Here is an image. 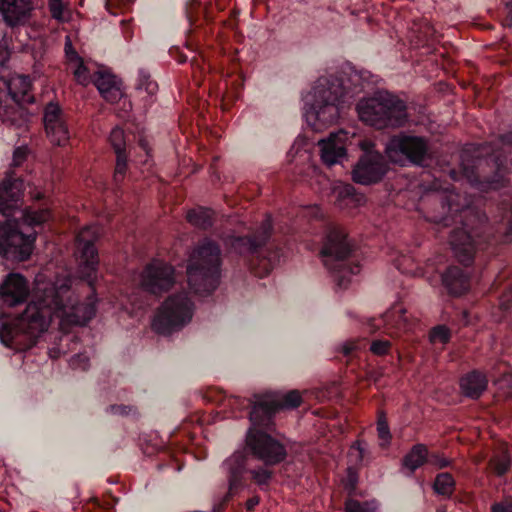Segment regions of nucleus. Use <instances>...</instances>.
<instances>
[{"mask_svg":"<svg viewBox=\"0 0 512 512\" xmlns=\"http://www.w3.org/2000/svg\"><path fill=\"white\" fill-rule=\"evenodd\" d=\"M466 157L464 150L461 171L472 187L481 192L506 189L496 206L494 221L490 222L486 207L482 210L480 200L472 195H462L450 184L443 186L438 179L430 186L432 191L441 192V211L433 216V221L444 227L455 226L450 244L457 260L468 267L478 252L495 255L497 245L512 242V130L480 145L470 161Z\"/></svg>","mask_w":512,"mask_h":512,"instance_id":"1","label":"nucleus"},{"mask_svg":"<svg viewBox=\"0 0 512 512\" xmlns=\"http://www.w3.org/2000/svg\"><path fill=\"white\" fill-rule=\"evenodd\" d=\"M99 233L93 226H85L75 236V256L78 260V275L89 289L85 300L74 296L72 281L65 278L47 286L35 296L25 310L13 317L0 314V341L16 351L32 348L37 338L47 331L53 317L60 325H86L96 314L99 254L96 243Z\"/></svg>","mask_w":512,"mask_h":512,"instance_id":"2","label":"nucleus"},{"mask_svg":"<svg viewBox=\"0 0 512 512\" xmlns=\"http://www.w3.org/2000/svg\"><path fill=\"white\" fill-rule=\"evenodd\" d=\"M206 397L209 401L223 404L233 410H249L251 428L246 436L248 449L236 451L222 464L223 473L228 480V496L233 497L247 486L249 480H253L260 487L267 486L273 472L267 468H248V459L253 455L266 465H275L286 458L285 446L267 431L271 429L273 417L278 411L295 409L301 405V393L298 390H291L283 396L281 401L257 395L254 400L232 395L228 397L223 391H218L215 397L210 394Z\"/></svg>","mask_w":512,"mask_h":512,"instance_id":"3","label":"nucleus"},{"mask_svg":"<svg viewBox=\"0 0 512 512\" xmlns=\"http://www.w3.org/2000/svg\"><path fill=\"white\" fill-rule=\"evenodd\" d=\"M379 77L346 62L335 72L319 77L303 97V116L308 126L320 132L335 124L354 98L373 91Z\"/></svg>","mask_w":512,"mask_h":512,"instance_id":"4","label":"nucleus"},{"mask_svg":"<svg viewBox=\"0 0 512 512\" xmlns=\"http://www.w3.org/2000/svg\"><path fill=\"white\" fill-rule=\"evenodd\" d=\"M24 191V180L14 172L0 183V214L5 217L0 222V256L10 262H23L30 257L37 228L41 229L51 216L45 209H22Z\"/></svg>","mask_w":512,"mask_h":512,"instance_id":"5","label":"nucleus"},{"mask_svg":"<svg viewBox=\"0 0 512 512\" xmlns=\"http://www.w3.org/2000/svg\"><path fill=\"white\" fill-rule=\"evenodd\" d=\"M318 144L321 160L328 167L343 164L348 159V147L359 145L363 154L352 170V179L358 184L371 185L378 183L389 169L385 156L373 149L374 144L361 139L354 132L340 129L337 132L330 133L327 138L319 140Z\"/></svg>","mask_w":512,"mask_h":512,"instance_id":"6","label":"nucleus"},{"mask_svg":"<svg viewBox=\"0 0 512 512\" xmlns=\"http://www.w3.org/2000/svg\"><path fill=\"white\" fill-rule=\"evenodd\" d=\"M272 233V220L266 217L253 234L230 236L226 245L231 252L243 258L252 271L266 275L280 262L283 255L282 248L272 239Z\"/></svg>","mask_w":512,"mask_h":512,"instance_id":"7","label":"nucleus"},{"mask_svg":"<svg viewBox=\"0 0 512 512\" xmlns=\"http://www.w3.org/2000/svg\"><path fill=\"white\" fill-rule=\"evenodd\" d=\"M221 266L220 245L211 238H203L193 251L187 267L190 290L198 296L211 295L219 285Z\"/></svg>","mask_w":512,"mask_h":512,"instance_id":"8","label":"nucleus"},{"mask_svg":"<svg viewBox=\"0 0 512 512\" xmlns=\"http://www.w3.org/2000/svg\"><path fill=\"white\" fill-rule=\"evenodd\" d=\"M354 248L353 241L342 226L335 224L328 226L320 257L325 267L334 274V280L340 289H346L351 276L360 272V265L350 260Z\"/></svg>","mask_w":512,"mask_h":512,"instance_id":"9","label":"nucleus"},{"mask_svg":"<svg viewBox=\"0 0 512 512\" xmlns=\"http://www.w3.org/2000/svg\"><path fill=\"white\" fill-rule=\"evenodd\" d=\"M356 110L363 123L379 130L402 127L409 118L406 103L388 91L363 97Z\"/></svg>","mask_w":512,"mask_h":512,"instance_id":"10","label":"nucleus"},{"mask_svg":"<svg viewBox=\"0 0 512 512\" xmlns=\"http://www.w3.org/2000/svg\"><path fill=\"white\" fill-rule=\"evenodd\" d=\"M35 100L32 80L28 75H13L0 79V123L21 129L26 126L29 115L24 107Z\"/></svg>","mask_w":512,"mask_h":512,"instance_id":"11","label":"nucleus"},{"mask_svg":"<svg viewBox=\"0 0 512 512\" xmlns=\"http://www.w3.org/2000/svg\"><path fill=\"white\" fill-rule=\"evenodd\" d=\"M194 303L186 291L170 295L158 308L152 326L161 335L182 329L193 316Z\"/></svg>","mask_w":512,"mask_h":512,"instance_id":"12","label":"nucleus"},{"mask_svg":"<svg viewBox=\"0 0 512 512\" xmlns=\"http://www.w3.org/2000/svg\"><path fill=\"white\" fill-rule=\"evenodd\" d=\"M385 152L392 162L400 165L426 166L432 160L428 138L405 132L393 135L386 144Z\"/></svg>","mask_w":512,"mask_h":512,"instance_id":"13","label":"nucleus"},{"mask_svg":"<svg viewBox=\"0 0 512 512\" xmlns=\"http://www.w3.org/2000/svg\"><path fill=\"white\" fill-rule=\"evenodd\" d=\"M140 282L146 292L161 295L174 286L175 269L169 263L154 259L142 270Z\"/></svg>","mask_w":512,"mask_h":512,"instance_id":"14","label":"nucleus"},{"mask_svg":"<svg viewBox=\"0 0 512 512\" xmlns=\"http://www.w3.org/2000/svg\"><path fill=\"white\" fill-rule=\"evenodd\" d=\"M44 126L46 134L54 145L66 146L71 138L68 115L55 102H49L44 108Z\"/></svg>","mask_w":512,"mask_h":512,"instance_id":"15","label":"nucleus"},{"mask_svg":"<svg viewBox=\"0 0 512 512\" xmlns=\"http://www.w3.org/2000/svg\"><path fill=\"white\" fill-rule=\"evenodd\" d=\"M415 324L416 321L407 314L404 306L401 303H395L379 319H371L369 326L370 331L375 332L382 325L385 333L394 337L402 332L411 331Z\"/></svg>","mask_w":512,"mask_h":512,"instance_id":"16","label":"nucleus"},{"mask_svg":"<svg viewBox=\"0 0 512 512\" xmlns=\"http://www.w3.org/2000/svg\"><path fill=\"white\" fill-rule=\"evenodd\" d=\"M34 10L32 0H0V15L9 28L24 26Z\"/></svg>","mask_w":512,"mask_h":512,"instance_id":"17","label":"nucleus"},{"mask_svg":"<svg viewBox=\"0 0 512 512\" xmlns=\"http://www.w3.org/2000/svg\"><path fill=\"white\" fill-rule=\"evenodd\" d=\"M109 143L115 153L116 163L113 174V181L116 185H120L124 180L128 171L129 153L127 150L126 135L119 126L114 127L109 135Z\"/></svg>","mask_w":512,"mask_h":512,"instance_id":"18","label":"nucleus"},{"mask_svg":"<svg viewBox=\"0 0 512 512\" xmlns=\"http://www.w3.org/2000/svg\"><path fill=\"white\" fill-rule=\"evenodd\" d=\"M27 296V280L20 274H9L0 285V298L4 304L10 307L24 303Z\"/></svg>","mask_w":512,"mask_h":512,"instance_id":"19","label":"nucleus"},{"mask_svg":"<svg viewBox=\"0 0 512 512\" xmlns=\"http://www.w3.org/2000/svg\"><path fill=\"white\" fill-rule=\"evenodd\" d=\"M331 196L334 204L341 210L352 212L364 205L366 198L364 194L356 191L352 184L336 183L332 186Z\"/></svg>","mask_w":512,"mask_h":512,"instance_id":"20","label":"nucleus"},{"mask_svg":"<svg viewBox=\"0 0 512 512\" xmlns=\"http://www.w3.org/2000/svg\"><path fill=\"white\" fill-rule=\"evenodd\" d=\"M441 281L447 293L453 297L465 294L470 288V276L464 269L451 265L441 275Z\"/></svg>","mask_w":512,"mask_h":512,"instance_id":"21","label":"nucleus"},{"mask_svg":"<svg viewBox=\"0 0 512 512\" xmlns=\"http://www.w3.org/2000/svg\"><path fill=\"white\" fill-rule=\"evenodd\" d=\"M488 377L479 369H473L459 379L461 393L472 400H478L488 388Z\"/></svg>","mask_w":512,"mask_h":512,"instance_id":"22","label":"nucleus"},{"mask_svg":"<svg viewBox=\"0 0 512 512\" xmlns=\"http://www.w3.org/2000/svg\"><path fill=\"white\" fill-rule=\"evenodd\" d=\"M93 82L101 96L110 103H116L123 97L121 82L111 73L98 71Z\"/></svg>","mask_w":512,"mask_h":512,"instance_id":"23","label":"nucleus"},{"mask_svg":"<svg viewBox=\"0 0 512 512\" xmlns=\"http://www.w3.org/2000/svg\"><path fill=\"white\" fill-rule=\"evenodd\" d=\"M429 450L425 444L413 445L402 459V467L413 474L417 469L428 463Z\"/></svg>","mask_w":512,"mask_h":512,"instance_id":"24","label":"nucleus"},{"mask_svg":"<svg viewBox=\"0 0 512 512\" xmlns=\"http://www.w3.org/2000/svg\"><path fill=\"white\" fill-rule=\"evenodd\" d=\"M186 219L194 227L208 231L214 226L215 212L210 208L198 206L188 210Z\"/></svg>","mask_w":512,"mask_h":512,"instance_id":"25","label":"nucleus"},{"mask_svg":"<svg viewBox=\"0 0 512 512\" xmlns=\"http://www.w3.org/2000/svg\"><path fill=\"white\" fill-rule=\"evenodd\" d=\"M432 489L436 495L449 500L456 490V481L451 473L441 472L436 475L432 483Z\"/></svg>","mask_w":512,"mask_h":512,"instance_id":"26","label":"nucleus"},{"mask_svg":"<svg viewBox=\"0 0 512 512\" xmlns=\"http://www.w3.org/2000/svg\"><path fill=\"white\" fill-rule=\"evenodd\" d=\"M349 456L354 459L357 467L368 466L374 459L367 441L362 439H358L351 444Z\"/></svg>","mask_w":512,"mask_h":512,"instance_id":"27","label":"nucleus"},{"mask_svg":"<svg viewBox=\"0 0 512 512\" xmlns=\"http://www.w3.org/2000/svg\"><path fill=\"white\" fill-rule=\"evenodd\" d=\"M376 431L379 439V447L382 450H387L391 446L393 436L384 411H379L377 414Z\"/></svg>","mask_w":512,"mask_h":512,"instance_id":"28","label":"nucleus"},{"mask_svg":"<svg viewBox=\"0 0 512 512\" xmlns=\"http://www.w3.org/2000/svg\"><path fill=\"white\" fill-rule=\"evenodd\" d=\"M185 14L190 26L187 33L191 34L194 29L199 27L197 22L203 14L201 2L199 0H188L185 5Z\"/></svg>","mask_w":512,"mask_h":512,"instance_id":"29","label":"nucleus"},{"mask_svg":"<svg viewBox=\"0 0 512 512\" xmlns=\"http://www.w3.org/2000/svg\"><path fill=\"white\" fill-rule=\"evenodd\" d=\"M512 465V460L507 453L494 456L489 461V467L499 477L506 475Z\"/></svg>","mask_w":512,"mask_h":512,"instance_id":"30","label":"nucleus"},{"mask_svg":"<svg viewBox=\"0 0 512 512\" xmlns=\"http://www.w3.org/2000/svg\"><path fill=\"white\" fill-rule=\"evenodd\" d=\"M136 88L146 91L149 95H154L158 90V84L151 79L150 74L146 70L140 69L138 71Z\"/></svg>","mask_w":512,"mask_h":512,"instance_id":"31","label":"nucleus"},{"mask_svg":"<svg viewBox=\"0 0 512 512\" xmlns=\"http://www.w3.org/2000/svg\"><path fill=\"white\" fill-rule=\"evenodd\" d=\"M429 337L432 343L438 341L447 344L451 339V331L445 325H437L431 329Z\"/></svg>","mask_w":512,"mask_h":512,"instance_id":"32","label":"nucleus"},{"mask_svg":"<svg viewBox=\"0 0 512 512\" xmlns=\"http://www.w3.org/2000/svg\"><path fill=\"white\" fill-rule=\"evenodd\" d=\"M374 509V503L369 501L347 499L345 502V512H373Z\"/></svg>","mask_w":512,"mask_h":512,"instance_id":"33","label":"nucleus"},{"mask_svg":"<svg viewBox=\"0 0 512 512\" xmlns=\"http://www.w3.org/2000/svg\"><path fill=\"white\" fill-rule=\"evenodd\" d=\"M392 344L388 339H373L370 344V351L376 356L387 355L391 350Z\"/></svg>","mask_w":512,"mask_h":512,"instance_id":"34","label":"nucleus"},{"mask_svg":"<svg viewBox=\"0 0 512 512\" xmlns=\"http://www.w3.org/2000/svg\"><path fill=\"white\" fill-rule=\"evenodd\" d=\"M48 9L53 19L61 23L66 21L64 16L65 6L62 0H49Z\"/></svg>","mask_w":512,"mask_h":512,"instance_id":"35","label":"nucleus"},{"mask_svg":"<svg viewBox=\"0 0 512 512\" xmlns=\"http://www.w3.org/2000/svg\"><path fill=\"white\" fill-rule=\"evenodd\" d=\"M428 463L437 467L438 469H444L450 467L453 461L451 459L446 458L442 453L429 452Z\"/></svg>","mask_w":512,"mask_h":512,"instance_id":"36","label":"nucleus"},{"mask_svg":"<svg viewBox=\"0 0 512 512\" xmlns=\"http://www.w3.org/2000/svg\"><path fill=\"white\" fill-rule=\"evenodd\" d=\"M30 150L27 146H18L13 151L12 166L21 167L27 160Z\"/></svg>","mask_w":512,"mask_h":512,"instance_id":"37","label":"nucleus"},{"mask_svg":"<svg viewBox=\"0 0 512 512\" xmlns=\"http://www.w3.org/2000/svg\"><path fill=\"white\" fill-rule=\"evenodd\" d=\"M491 512H512V496H506L502 501L493 503Z\"/></svg>","mask_w":512,"mask_h":512,"instance_id":"38","label":"nucleus"},{"mask_svg":"<svg viewBox=\"0 0 512 512\" xmlns=\"http://www.w3.org/2000/svg\"><path fill=\"white\" fill-rule=\"evenodd\" d=\"M71 366L75 369L87 370L89 367V357L84 353H79L71 358Z\"/></svg>","mask_w":512,"mask_h":512,"instance_id":"39","label":"nucleus"},{"mask_svg":"<svg viewBox=\"0 0 512 512\" xmlns=\"http://www.w3.org/2000/svg\"><path fill=\"white\" fill-rule=\"evenodd\" d=\"M500 308L503 311H508L512 308V284L500 297Z\"/></svg>","mask_w":512,"mask_h":512,"instance_id":"40","label":"nucleus"},{"mask_svg":"<svg viewBox=\"0 0 512 512\" xmlns=\"http://www.w3.org/2000/svg\"><path fill=\"white\" fill-rule=\"evenodd\" d=\"M11 52L8 47L0 43V72L6 69V65L10 59Z\"/></svg>","mask_w":512,"mask_h":512,"instance_id":"41","label":"nucleus"},{"mask_svg":"<svg viewBox=\"0 0 512 512\" xmlns=\"http://www.w3.org/2000/svg\"><path fill=\"white\" fill-rule=\"evenodd\" d=\"M169 55L179 64H184L188 60V57L182 52V50L178 46L171 47L169 49Z\"/></svg>","mask_w":512,"mask_h":512,"instance_id":"42","label":"nucleus"},{"mask_svg":"<svg viewBox=\"0 0 512 512\" xmlns=\"http://www.w3.org/2000/svg\"><path fill=\"white\" fill-rule=\"evenodd\" d=\"M358 483V474L352 468H348L346 488L351 492L356 489Z\"/></svg>","mask_w":512,"mask_h":512,"instance_id":"43","label":"nucleus"},{"mask_svg":"<svg viewBox=\"0 0 512 512\" xmlns=\"http://www.w3.org/2000/svg\"><path fill=\"white\" fill-rule=\"evenodd\" d=\"M109 412L112 414H118V415H127L131 411V407L127 405H111L108 408Z\"/></svg>","mask_w":512,"mask_h":512,"instance_id":"44","label":"nucleus"},{"mask_svg":"<svg viewBox=\"0 0 512 512\" xmlns=\"http://www.w3.org/2000/svg\"><path fill=\"white\" fill-rule=\"evenodd\" d=\"M505 12H506V16L503 20V25L505 27L511 28L512 27V0H508L505 3Z\"/></svg>","mask_w":512,"mask_h":512,"instance_id":"45","label":"nucleus"},{"mask_svg":"<svg viewBox=\"0 0 512 512\" xmlns=\"http://www.w3.org/2000/svg\"><path fill=\"white\" fill-rule=\"evenodd\" d=\"M260 502V497L258 495H254L252 497H250L249 499H247L246 501V510L249 511V512H253L255 507L259 504Z\"/></svg>","mask_w":512,"mask_h":512,"instance_id":"46","label":"nucleus"},{"mask_svg":"<svg viewBox=\"0 0 512 512\" xmlns=\"http://www.w3.org/2000/svg\"><path fill=\"white\" fill-rule=\"evenodd\" d=\"M356 349V344L353 343V342H347L345 343L343 346H342V353L344 354V356H352L353 352L355 351Z\"/></svg>","mask_w":512,"mask_h":512,"instance_id":"47","label":"nucleus"},{"mask_svg":"<svg viewBox=\"0 0 512 512\" xmlns=\"http://www.w3.org/2000/svg\"><path fill=\"white\" fill-rule=\"evenodd\" d=\"M121 4H125V0H107L106 1V9L112 13V14H116V11H114V6L118 7L120 6Z\"/></svg>","mask_w":512,"mask_h":512,"instance_id":"48","label":"nucleus"},{"mask_svg":"<svg viewBox=\"0 0 512 512\" xmlns=\"http://www.w3.org/2000/svg\"><path fill=\"white\" fill-rule=\"evenodd\" d=\"M65 52L67 54V56L70 58V59H74V58H77L78 57V54L77 52L75 51V49L72 47V44L70 42V40L68 39L67 42L65 43Z\"/></svg>","mask_w":512,"mask_h":512,"instance_id":"49","label":"nucleus"},{"mask_svg":"<svg viewBox=\"0 0 512 512\" xmlns=\"http://www.w3.org/2000/svg\"><path fill=\"white\" fill-rule=\"evenodd\" d=\"M139 146L146 152L147 155L149 154L148 143L146 140L140 139Z\"/></svg>","mask_w":512,"mask_h":512,"instance_id":"50","label":"nucleus"},{"mask_svg":"<svg viewBox=\"0 0 512 512\" xmlns=\"http://www.w3.org/2000/svg\"><path fill=\"white\" fill-rule=\"evenodd\" d=\"M85 71H86V68H85L83 65H80V66L76 69V71H75V75H76L78 78H80L81 74H82L83 72H85Z\"/></svg>","mask_w":512,"mask_h":512,"instance_id":"51","label":"nucleus"},{"mask_svg":"<svg viewBox=\"0 0 512 512\" xmlns=\"http://www.w3.org/2000/svg\"><path fill=\"white\" fill-rule=\"evenodd\" d=\"M324 397H325V394H324V392H323V391H321V390H317V391L315 392V398H316L317 400L322 401Z\"/></svg>","mask_w":512,"mask_h":512,"instance_id":"52","label":"nucleus"},{"mask_svg":"<svg viewBox=\"0 0 512 512\" xmlns=\"http://www.w3.org/2000/svg\"><path fill=\"white\" fill-rule=\"evenodd\" d=\"M451 178H452L453 180H457V179H458V178H457V172H456L455 170H452V171H451Z\"/></svg>","mask_w":512,"mask_h":512,"instance_id":"53","label":"nucleus"},{"mask_svg":"<svg viewBox=\"0 0 512 512\" xmlns=\"http://www.w3.org/2000/svg\"><path fill=\"white\" fill-rule=\"evenodd\" d=\"M437 512H446V506H439Z\"/></svg>","mask_w":512,"mask_h":512,"instance_id":"54","label":"nucleus"},{"mask_svg":"<svg viewBox=\"0 0 512 512\" xmlns=\"http://www.w3.org/2000/svg\"><path fill=\"white\" fill-rule=\"evenodd\" d=\"M187 47H188L189 49L193 50L192 45H191V43H190V42H187Z\"/></svg>","mask_w":512,"mask_h":512,"instance_id":"55","label":"nucleus"}]
</instances>
